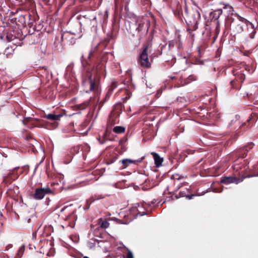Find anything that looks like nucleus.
<instances>
[{"label":"nucleus","instance_id":"5","mask_svg":"<svg viewBox=\"0 0 258 258\" xmlns=\"http://www.w3.org/2000/svg\"><path fill=\"white\" fill-rule=\"evenodd\" d=\"M51 190L48 187L45 188H37L35 189V193L33 194V197L35 199L41 200L47 195L51 192Z\"/></svg>","mask_w":258,"mask_h":258},{"label":"nucleus","instance_id":"30","mask_svg":"<svg viewBox=\"0 0 258 258\" xmlns=\"http://www.w3.org/2000/svg\"><path fill=\"white\" fill-rule=\"evenodd\" d=\"M92 54H93V52H92V51H90L89 52V53L88 56V59H89V58H90V57L91 55Z\"/></svg>","mask_w":258,"mask_h":258},{"label":"nucleus","instance_id":"17","mask_svg":"<svg viewBox=\"0 0 258 258\" xmlns=\"http://www.w3.org/2000/svg\"><path fill=\"white\" fill-rule=\"evenodd\" d=\"M25 250V245H22L19 249V250L17 253V255L16 258H20L22 257V255Z\"/></svg>","mask_w":258,"mask_h":258},{"label":"nucleus","instance_id":"32","mask_svg":"<svg viewBox=\"0 0 258 258\" xmlns=\"http://www.w3.org/2000/svg\"><path fill=\"white\" fill-rule=\"evenodd\" d=\"M102 104H101V102L99 104V109H100V108L102 107Z\"/></svg>","mask_w":258,"mask_h":258},{"label":"nucleus","instance_id":"34","mask_svg":"<svg viewBox=\"0 0 258 258\" xmlns=\"http://www.w3.org/2000/svg\"><path fill=\"white\" fill-rule=\"evenodd\" d=\"M54 125H55V126H56V125H57L56 124V123H54Z\"/></svg>","mask_w":258,"mask_h":258},{"label":"nucleus","instance_id":"23","mask_svg":"<svg viewBox=\"0 0 258 258\" xmlns=\"http://www.w3.org/2000/svg\"><path fill=\"white\" fill-rule=\"evenodd\" d=\"M253 144L252 143H250L247 146H246L244 147L243 150L244 151H248V150L253 148Z\"/></svg>","mask_w":258,"mask_h":258},{"label":"nucleus","instance_id":"6","mask_svg":"<svg viewBox=\"0 0 258 258\" xmlns=\"http://www.w3.org/2000/svg\"><path fill=\"white\" fill-rule=\"evenodd\" d=\"M220 181L221 183L225 184H228L232 183H236L237 184L239 182V180L237 178L232 176L222 177Z\"/></svg>","mask_w":258,"mask_h":258},{"label":"nucleus","instance_id":"11","mask_svg":"<svg viewBox=\"0 0 258 258\" xmlns=\"http://www.w3.org/2000/svg\"><path fill=\"white\" fill-rule=\"evenodd\" d=\"M19 169V167H16L14 168L12 170H11L9 173L8 174V177L12 180H15L18 178L19 174L17 172V170Z\"/></svg>","mask_w":258,"mask_h":258},{"label":"nucleus","instance_id":"19","mask_svg":"<svg viewBox=\"0 0 258 258\" xmlns=\"http://www.w3.org/2000/svg\"><path fill=\"white\" fill-rule=\"evenodd\" d=\"M95 201L94 199H92V198H90L89 199L87 200L86 201V205L84 207V209L85 210H88L89 208L90 205L94 202Z\"/></svg>","mask_w":258,"mask_h":258},{"label":"nucleus","instance_id":"15","mask_svg":"<svg viewBox=\"0 0 258 258\" xmlns=\"http://www.w3.org/2000/svg\"><path fill=\"white\" fill-rule=\"evenodd\" d=\"M137 30L138 32H142L144 31L145 32H147L148 31V26L146 24L145 26L144 25V23H140L138 25V27L137 28Z\"/></svg>","mask_w":258,"mask_h":258},{"label":"nucleus","instance_id":"33","mask_svg":"<svg viewBox=\"0 0 258 258\" xmlns=\"http://www.w3.org/2000/svg\"><path fill=\"white\" fill-rule=\"evenodd\" d=\"M83 258H89V257L87 256H84Z\"/></svg>","mask_w":258,"mask_h":258},{"label":"nucleus","instance_id":"27","mask_svg":"<svg viewBox=\"0 0 258 258\" xmlns=\"http://www.w3.org/2000/svg\"><path fill=\"white\" fill-rule=\"evenodd\" d=\"M173 177L174 179H178V180L181 179V177L180 176H179V175H178V174L173 175Z\"/></svg>","mask_w":258,"mask_h":258},{"label":"nucleus","instance_id":"10","mask_svg":"<svg viewBox=\"0 0 258 258\" xmlns=\"http://www.w3.org/2000/svg\"><path fill=\"white\" fill-rule=\"evenodd\" d=\"M62 40H68L70 43L74 44L75 42L76 38H74L73 35L70 32L64 33L61 36Z\"/></svg>","mask_w":258,"mask_h":258},{"label":"nucleus","instance_id":"14","mask_svg":"<svg viewBox=\"0 0 258 258\" xmlns=\"http://www.w3.org/2000/svg\"><path fill=\"white\" fill-rule=\"evenodd\" d=\"M220 5L222 6V8L224 10H227V13L228 15H232L233 12V9L232 7L228 4H225L223 3H221Z\"/></svg>","mask_w":258,"mask_h":258},{"label":"nucleus","instance_id":"29","mask_svg":"<svg viewBox=\"0 0 258 258\" xmlns=\"http://www.w3.org/2000/svg\"><path fill=\"white\" fill-rule=\"evenodd\" d=\"M12 247V244H9L6 246V250H8L10 248H11Z\"/></svg>","mask_w":258,"mask_h":258},{"label":"nucleus","instance_id":"4","mask_svg":"<svg viewBox=\"0 0 258 258\" xmlns=\"http://www.w3.org/2000/svg\"><path fill=\"white\" fill-rule=\"evenodd\" d=\"M235 79L232 80L230 83L232 88L239 90L241 88V84L245 79V75L241 72H238L234 74Z\"/></svg>","mask_w":258,"mask_h":258},{"label":"nucleus","instance_id":"7","mask_svg":"<svg viewBox=\"0 0 258 258\" xmlns=\"http://www.w3.org/2000/svg\"><path fill=\"white\" fill-rule=\"evenodd\" d=\"M62 116V114H55L54 113H49L47 114H45L44 115V118L50 120L57 121L59 120Z\"/></svg>","mask_w":258,"mask_h":258},{"label":"nucleus","instance_id":"13","mask_svg":"<svg viewBox=\"0 0 258 258\" xmlns=\"http://www.w3.org/2000/svg\"><path fill=\"white\" fill-rule=\"evenodd\" d=\"M151 154L153 156V158H154V159L155 161V164H156V166L157 167L160 166L163 162L162 158H161L159 156V155L158 154H157L156 153L152 152Z\"/></svg>","mask_w":258,"mask_h":258},{"label":"nucleus","instance_id":"16","mask_svg":"<svg viewBox=\"0 0 258 258\" xmlns=\"http://www.w3.org/2000/svg\"><path fill=\"white\" fill-rule=\"evenodd\" d=\"M113 131L117 134L123 133L125 131L124 127L120 126H116L114 127Z\"/></svg>","mask_w":258,"mask_h":258},{"label":"nucleus","instance_id":"1","mask_svg":"<svg viewBox=\"0 0 258 258\" xmlns=\"http://www.w3.org/2000/svg\"><path fill=\"white\" fill-rule=\"evenodd\" d=\"M84 81L83 85L86 88H88L89 90H86V92L93 91L95 93V97L93 99L91 98L90 101H86L83 103L79 105V108L80 109L86 108L89 104L93 106H96L99 103V95L100 94V79L98 74L94 72L89 71L88 69L83 75Z\"/></svg>","mask_w":258,"mask_h":258},{"label":"nucleus","instance_id":"28","mask_svg":"<svg viewBox=\"0 0 258 258\" xmlns=\"http://www.w3.org/2000/svg\"><path fill=\"white\" fill-rule=\"evenodd\" d=\"M189 79L191 80H196L197 79L196 77L194 76H190L189 77Z\"/></svg>","mask_w":258,"mask_h":258},{"label":"nucleus","instance_id":"26","mask_svg":"<svg viewBox=\"0 0 258 258\" xmlns=\"http://www.w3.org/2000/svg\"><path fill=\"white\" fill-rule=\"evenodd\" d=\"M252 32L249 34V37L251 39H253L254 37V35H255V30L253 29V27L252 28Z\"/></svg>","mask_w":258,"mask_h":258},{"label":"nucleus","instance_id":"2","mask_svg":"<svg viewBox=\"0 0 258 258\" xmlns=\"http://www.w3.org/2000/svg\"><path fill=\"white\" fill-rule=\"evenodd\" d=\"M248 24L252 27L253 25L251 23L248 22L244 18L239 17V21L234 22L232 24L231 28L232 34L234 35H236V34L241 33L243 31V27L246 25L247 26Z\"/></svg>","mask_w":258,"mask_h":258},{"label":"nucleus","instance_id":"9","mask_svg":"<svg viewBox=\"0 0 258 258\" xmlns=\"http://www.w3.org/2000/svg\"><path fill=\"white\" fill-rule=\"evenodd\" d=\"M142 161V158L139 160H133L128 159H123L121 161V163L122 164V168H125L131 164H133V163L135 164L136 162H140Z\"/></svg>","mask_w":258,"mask_h":258},{"label":"nucleus","instance_id":"8","mask_svg":"<svg viewBox=\"0 0 258 258\" xmlns=\"http://www.w3.org/2000/svg\"><path fill=\"white\" fill-rule=\"evenodd\" d=\"M222 13V8H219L211 12L210 16L212 19L217 20L219 18Z\"/></svg>","mask_w":258,"mask_h":258},{"label":"nucleus","instance_id":"31","mask_svg":"<svg viewBox=\"0 0 258 258\" xmlns=\"http://www.w3.org/2000/svg\"><path fill=\"white\" fill-rule=\"evenodd\" d=\"M193 195H188L187 196V198H188L189 199H191Z\"/></svg>","mask_w":258,"mask_h":258},{"label":"nucleus","instance_id":"25","mask_svg":"<svg viewBox=\"0 0 258 258\" xmlns=\"http://www.w3.org/2000/svg\"><path fill=\"white\" fill-rule=\"evenodd\" d=\"M82 65L84 67L85 66V62L86 63H88L87 60L84 58V55H82Z\"/></svg>","mask_w":258,"mask_h":258},{"label":"nucleus","instance_id":"20","mask_svg":"<svg viewBox=\"0 0 258 258\" xmlns=\"http://www.w3.org/2000/svg\"><path fill=\"white\" fill-rule=\"evenodd\" d=\"M98 141L99 142L100 144H103L104 143H105V142L107 140V139L106 138V133H105L103 137H102V139H101L100 137H99V138H97Z\"/></svg>","mask_w":258,"mask_h":258},{"label":"nucleus","instance_id":"35","mask_svg":"<svg viewBox=\"0 0 258 258\" xmlns=\"http://www.w3.org/2000/svg\"><path fill=\"white\" fill-rule=\"evenodd\" d=\"M257 175H258V174H257Z\"/></svg>","mask_w":258,"mask_h":258},{"label":"nucleus","instance_id":"24","mask_svg":"<svg viewBox=\"0 0 258 258\" xmlns=\"http://www.w3.org/2000/svg\"><path fill=\"white\" fill-rule=\"evenodd\" d=\"M126 258H134L133 253L131 250H128Z\"/></svg>","mask_w":258,"mask_h":258},{"label":"nucleus","instance_id":"21","mask_svg":"<svg viewBox=\"0 0 258 258\" xmlns=\"http://www.w3.org/2000/svg\"><path fill=\"white\" fill-rule=\"evenodd\" d=\"M109 226V223L106 220L102 221L100 223V227L102 228H107Z\"/></svg>","mask_w":258,"mask_h":258},{"label":"nucleus","instance_id":"3","mask_svg":"<svg viewBox=\"0 0 258 258\" xmlns=\"http://www.w3.org/2000/svg\"><path fill=\"white\" fill-rule=\"evenodd\" d=\"M138 62L142 68H150L151 67V63L148 56V46L145 47L142 50L138 59Z\"/></svg>","mask_w":258,"mask_h":258},{"label":"nucleus","instance_id":"18","mask_svg":"<svg viewBox=\"0 0 258 258\" xmlns=\"http://www.w3.org/2000/svg\"><path fill=\"white\" fill-rule=\"evenodd\" d=\"M117 85L116 84V82L115 81H113L112 82L111 86L109 87V88L108 89V94H111L113 90L117 87Z\"/></svg>","mask_w":258,"mask_h":258},{"label":"nucleus","instance_id":"22","mask_svg":"<svg viewBox=\"0 0 258 258\" xmlns=\"http://www.w3.org/2000/svg\"><path fill=\"white\" fill-rule=\"evenodd\" d=\"M104 196L102 195H95L94 196L92 197L91 198H92V199H94L95 201L96 200H99L104 198Z\"/></svg>","mask_w":258,"mask_h":258},{"label":"nucleus","instance_id":"12","mask_svg":"<svg viewBox=\"0 0 258 258\" xmlns=\"http://www.w3.org/2000/svg\"><path fill=\"white\" fill-rule=\"evenodd\" d=\"M197 14L198 15V19L194 18L193 20H189V18H188L187 23L189 26H190L191 27H192L193 28L196 30L197 28V24H198V19L200 17V14L199 13L197 12Z\"/></svg>","mask_w":258,"mask_h":258}]
</instances>
